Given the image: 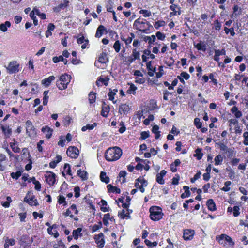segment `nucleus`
<instances>
[{
	"label": "nucleus",
	"mask_w": 248,
	"mask_h": 248,
	"mask_svg": "<svg viewBox=\"0 0 248 248\" xmlns=\"http://www.w3.org/2000/svg\"><path fill=\"white\" fill-rule=\"evenodd\" d=\"M100 180L105 183L106 184H108L110 181L109 178L107 176L106 173L104 171H101L100 175Z\"/></svg>",
	"instance_id": "obj_42"
},
{
	"label": "nucleus",
	"mask_w": 248,
	"mask_h": 248,
	"mask_svg": "<svg viewBox=\"0 0 248 248\" xmlns=\"http://www.w3.org/2000/svg\"><path fill=\"white\" fill-rule=\"evenodd\" d=\"M206 205L207 206L208 210L211 211L213 212L217 210L216 205L214 200L212 199H210L207 200L206 202Z\"/></svg>",
	"instance_id": "obj_23"
},
{
	"label": "nucleus",
	"mask_w": 248,
	"mask_h": 248,
	"mask_svg": "<svg viewBox=\"0 0 248 248\" xmlns=\"http://www.w3.org/2000/svg\"><path fill=\"white\" fill-rule=\"evenodd\" d=\"M225 240H226V244H227L228 248L233 247L234 246V242L230 236L226 235Z\"/></svg>",
	"instance_id": "obj_46"
},
{
	"label": "nucleus",
	"mask_w": 248,
	"mask_h": 248,
	"mask_svg": "<svg viewBox=\"0 0 248 248\" xmlns=\"http://www.w3.org/2000/svg\"><path fill=\"white\" fill-rule=\"evenodd\" d=\"M7 161V159L6 155L0 154V171H2L5 170Z\"/></svg>",
	"instance_id": "obj_18"
},
{
	"label": "nucleus",
	"mask_w": 248,
	"mask_h": 248,
	"mask_svg": "<svg viewBox=\"0 0 248 248\" xmlns=\"http://www.w3.org/2000/svg\"><path fill=\"white\" fill-rule=\"evenodd\" d=\"M96 93L93 91H91L88 95V99L89 103L91 105L93 104L96 101Z\"/></svg>",
	"instance_id": "obj_40"
},
{
	"label": "nucleus",
	"mask_w": 248,
	"mask_h": 248,
	"mask_svg": "<svg viewBox=\"0 0 248 248\" xmlns=\"http://www.w3.org/2000/svg\"><path fill=\"white\" fill-rule=\"evenodd\" d=\"M58 202L59 204H62L63 206H65L67 205L65 198L62 195L58 196Z\"/></svg>",
	"instance_id": "obj_53"
},
{
	"label": "nucleus",
	"mask_w": 248,
	"mask_h": 248,
	"mask_svg": "<svg viewBox=\"0 0 248 248\" xmlns=\"http://www.w3.org/2000/svg\"><path fill=\"white\" fill-rule=\"evenodd\" d=\"M129 104H121L119 107V113L123 116L126 115L130 110Z\"/></svg>",
	"instance_id": "obj_13"
},
{
	"label": "nucleus",
	"mask_w": 248,
	"mask_h": 248,
	"mask_svg": "<svg viewBox=\"0 0 248 248\" xmlns=\"http://www.w3.org/2000/svg\"><path fill=\"white\" fill-rule=\"evenodd\" d=\"M69 3L68 0H61V3L53 8V11L56 13L60 12L62 10L66 8L68 6Z\"/></svg>",
	"instance_id": "obj_12"
},
{
	"label": "nucleus",
	"mask_w": 248,
	"mask_h": 248,
	"mask_svg": "<svg viewBox=\"0 0 248 248\" xmlns=\"http://www.w3.org/2000/svg\"><path fill=\"white\" fill-rule=\"evenodd\" d=\"M181 164V161L179 159L175 160L170 165V170L172 172H175L177 171V167L179 166Z\"/></svg>",
	"instance_id": "obj_28"
},
{
	"label": "nucleus",
	"mask_w": 248,
	"mask_h": 248,
	"mask_svg": "<svg viewBox=\"0 0 248 248\" xmlns=\"http://www.w3.org/2000/svg\"><path fill=\"white\" fill-rule=\"evenodd\" d=\"M97 125V123L94 122L93 124H86L85 126H83L81 130L83 132L86 131L87 130H93L95 127H96Z\"/></svg>",
	"instance_id": "obj_43"
},
{
	"label": "nucleus",
	"mask_w": 248,
	"mask_h": 248,
	"mask_svg": "<svg viewBox=\"0 0 248 248\" xmlns=\"http://www.w3.org/2000/svg\"><path fill=\"white\" fill-rule=\"evenodd\" d=\"M108 192L115 193L120 194L121 193V189L116 186H113L111 184H109L107 186Z\"/></svg>",
	"instance_id": "obj_32"
},
{
	"label": "nucleus",
	"mask_w": 248,
	"mask_h": 248,
	"mask_svg": "<svg viewBox=\"0 0 248 248\" xmlns=\"http://www.w3.org/2000/svg\"><path fill=\"white\" fill-rule=\"evenodd\" d=\"M77 43L78 44H82L81 48L82 49H85L87 47V46L89 45V40L88 39H85V38L83 36L78 38L77 40Z\"/></svg>",
	"instance_id": "obj_24"
},
{
	"label": "nucleus",
	"mask_w": 248,
	"mask_h": 248,
	"mask_svg": "<svg viewBox=\"0 0 248 248\" xmlns=\"http://www.w3.org/2000/svg\"><path fill=\"white\" fill-rule=\"evenodd\" d=\"M54 248H66L65 245L62 240H59L57 242V244L53 245Z\"/></svg>",
	"instance_id": "obj_64"
},
{
	"label": "nucleus",
	"mask_w": 248,
	"mask_h": 248,
	"mask_svg": "<svg viewBox=\"0 0 248 248\" xmlns=\"http://www.w3.org/2000/svg\"><path fill=\"white\" fill-rule=\"evenodd\" d=\"M104 31H105L106 33H107L106 28L103 25H100L97 29L95 37L96 38H100L103 34Z\"/></svg>",
	"instance_id": "obj_19"
},
{
	"label": "nucleus",
	"mask_w": 248,
	"mask_h": 248,
	"mask_svg": "<svg viewBox=\"0 0 248 248\" xmlns=\"http://www.w3.org/2000/svg\"><path fill=\"white\" fill-rule=\"evenodd\" d=\"M30 192H28L26 196L24 198V202L28 203L31 206H37L38 205V202L37 199H35V196L33 195L30 197Z\"/></svg>",
	"instance_id": "obj_11"
},
{
	"label": "nucleus",
	"mask_w": 248,
	"mask_h": 248,
	"mask_svg": "<svg viewBox=\"0 0 248 248\" xmlns=\"http://www.w3.org/2000/svg\"><path fill=\"white\" fill-rule=\"evenodd\" d=\"M226 236L225 234H222L220 235H218L216 236V240L220 244L222 245L223 247H225L228 248L227 244H226V240H225V238Z\"/></svg>",
	"instance_id": "obj_26"
},
{
	"label": "nucleus",
	"mask_w": 248,
	"mask_h": 248,
	"mask_svg": "<svg viewBox=\"0 0 248 248\" xmlns=\"http://www.w3.org/2000/svg\"><path fill=\"white\" fill-rule=\"evenodd\" d=\"M122 153V150L119 147H109L105 151V158L109 162L115 161L121 157Z\"/></svg>",
	"instance_id": "obj_1"
},
{
	"label": "nucleus",
	"mask_w": 248,
	"mask_h": 248,
	"mask_svg": "<svg viewBox=\"0 0 248 248\" xmlns=\"http://www.w3.org/2000/svg\"><path fill=\"white\" fill-rule=\"evenodd\" d=\"M232 183L230 181H226L224 183V186L221 189L225 192L229 191L230 190L229 186L231 185Z\"/></svg>",
	"instance_id": "obj_61"
},
{
	"label": "nucleus",
	"mask_w": 248,
	"mask_h": 248,
	"mask_svg": "<svg viewBox=\"0 0 248 248\" xmlns=\"http://www.w3.org/2000/svg\"><path fill=\"white\" fill-rule=\"evenodd\" d=\"M82 229L81 228H78L76 230H74L72 232L73 237L74 239L77 240L79 236H81L82 234L81 233Z\"/></svg>",
	"instance_id": "obj_36"
},
{
	"label": "nucleus",
	"mask_w": 248,
	"mask_h": 248,
	"mask_svg": "<svg viewBox=\"0 0 248 248\" xmlns=\"http://www.w3.org/2000/svg\"><path fill=\"white\" fill-rule=\"evenodd\" d=\"M22 174V172L21 171H17L16 172H11L10 173L11 177L15 180H17Z\"/></svg>",
	"instance_id": "obj_59"
},
{
	"label": "nucleus",
	"mask_w": 248,
	"mask_h": 248,
	"mask_svg": "<svg viewBox=\"0 0 248 248\" xmlns=\"http://www.w3.org/2000/svg\"><path fill=\"white\" fill-rule=\"evenodd\" d=\"M104 234L102 232H100L98 235L94 236V240L97 246L99 248H103L105 245V240L103 238Z\"/></svg>",
	"instance_id": "obj_14"
},
{
	"label": "nucleus",
	"mask_w": 248,
	"mask_h": 248,
	"mask_svg": "<svg viewBox=\"0 0 248 248\" xmlns=\"http://www.w3.org/2000/svg\"><path fill=\"white\" fill-rule=\"evenodd\" d=\"M33 242L32 238H30L27 234H23L19 240V244L20 246L26 248L31 245Z\"/></svg>",
	"instance_id": "obj_8"
},
{
	"label": "nucleus",
	"mask_w": 248,
	"mask_h": 248,
	"mask_svg": "<svg viewBox=\"0 0 248 248\" xmlns=\"http://www.w3.org/2000/svg\"><path fill=\"white\" fill-rule=\"evenodd\" d=\"M194 124L197 129L201 128L202 125V123L200 121V118L197 117L194 119Z\"/></svg>",
	"instance_id": "obj_58"
},
{
	"label": "nucleus",
	"mask_w": 248,
	"mask_h": 248,
	"mask_svg": "<svg viewBox=\"0 0 248 248\" xmlns=\"http://www.w3.org/2000/svg\"><path fill=\"white\" fill-rule=\"evenodd\" d=\"M71 118L69 116H66L63 118L62 120L64 126L67 127L69 125L71 121Z\"/></svg>",
	"instance_id": "obj_57"
},
{
	"label": "nucleus",
	"mask_w": 248,
	"mask_h": 248,
	"mask_svg": "<svg viewBox=\"0 0 248 248\" xmlns=\"http://www.w3.org/2000/svg\"><path fill=\"white\" fill-rule=\"evenodd\" d=\"M46 183L50 186L54 185L56 181V175L54 173L48 171L45 175Z\"/></svg>",
	"instance_id": "obj_10"
},
{
	"label": "nucleus",
	"mask_w": 248,
	"mask_h": 248,
	"mask_svg": "<svg viewBox=\"0 0 248 248\" xmlns=\"http://www.w3.org/2000/svg\"><path fill=\"white\" fill-rule=\"evenodd\" d=\"M128 84L130 85V87L127 91V93L128 94L135 95L137 87L132 83H128Z\"/></svg>",
	"instance_id": "obj_39"
},
{
	"label": "nucleus",
	"mask_w": 248,
	"mask_h": 248,
	"mask_svg": "<svg viewBox=\"0 0 248 248\" xmlns=\"http://www.w3.org/2000/svg\"><path fill=\"white\" fill-rule=\"evenodd\" d=\"M117 92L118 90L116 89H115L114 90H109V91L108 93V95L109 97V100L113 101V100L114 99V96L116 95V93Z\"/></svg>",
	"instance_id": "obj_45"
},
{
	"label": "nucleus",
	"mask_w": 248,
	"mask_h": 248,
	"mask_svg": "<svg viewBox=\"0 0 248 248\" xmlns=\"http://www.w3.org/2000/svg\"><path fill=\"white\" fill-rule=\"evenodd\" d=\"M11 26V23L9 21H6L4 23H2L0 25V30L3 32H6L7 31V28Z\"/></svg>",
	"instance_id": "obj_44"
},
{
	"label": "nucleus",
	"mask_w": 248,
	"mask_h": 248,
	"mask_svg": "<svg viewBox=\"0 0 248 248\" xmlns=\"http://www.w3.org/2000/svg\"><path fill=\"white\" fill-rule=\"evenodd\" d=\"M146 66L148 70V75L150 77H153L154 75V73L155 72V67L152 66V61L147 62Z\"/></svg>",
	"instance_id": "obj_29"
},
{
	"label": "nucleus",
	"mask_w": 248,
	"mask_h": 248,
	"mask_svg": "<svg viewBox=\"0 0 248 248\" xmlns=\"http://www.w3.org/2000/svg\"><path fill=\"white\" fill-rule=\"evenodd\" d=\"M55 79V77L54 76H50L48 78L43 79L41 83L45 87H48L51 84L52 81H54Z\"/></svg>",
	"instance_id": "obj_27"
},
{
	"label": "nucleus",
	"mask_w": 248,
	"mask_h": 248,
	"mask_svg": "<svg viewBox=\"0 0 248 248\" xmlns=\"http://www.w3.org/2000/svg\"><path fill=\"white\" fill-rule=\"evenodd\" d=\"M121 39L124 41L126 47H127L132 42L133 39L131 37L128 36L127 38H125L123 35H121Z\"/></svg>",
	"instance_id": "obj_50"
},
{
	"label": "nucleus",
	"mask_w": 248,
	"mask_h": 248,
	"mask_svg": "<svg viewBox=\"0 0 248 248\" xmlns=\"http://www.w3.org/2000/svg\"><path fill=\"white\" fill-rule=\"evenodd\" d=\"M195 234V231L192 229H186L184 230L183 238L185 240H191Z\"/></svg>",
	"instance_id": "obj_15"
},
{
	"label": "nucleus",
	"mask_w": 248,
	"mask_h": 248,
	"mask_svg": "<svg viewBox=\"0 0 248 248\" xmlns=\"http://www.w3.org/2000/svg\"><path fill=\"white\" fill-rule=\"evenodd\" d=\"M167 171L165 170H161L160 173H158L156 175V181L160 185H163L165 183V181L163 177L166 175Z\"/></svg>",
	"instance_id": "obj_17"
},
{
	"label": "nucleus",
	"mask_w": 248,
	"mask_h": 248,
	"mask_svg": "<svg viewBox=\"0 0 248 248\" xmlns=\"http://www.w3.org/2000/svg\"><path fill=\"white\" fill-rule=\"evenodd\" d=\"M109 80V78L108 76L105 77V78H102L100 76L97 78L96 84L97 86H99V82H101L102 83L103 85L107 86L108 84Z\"/></svg>",
	"instance_id": "obj_25"
},
{
	"label": "nucleus",
	"mask_w": 248,
	"mask_h": 248,
	"mask_svg": "<svg viewBox=\"0 0 248 248\" xmlns=\"http://www.w3.org/2000/svg\"><path fill=\"white\" fill-rule=\"evenodd\" d=\"M195 152L196 154L194 156L196 157L198 160H201L203 156L202 149L198 148L195 150Z\"/></svg>",
	"instance_id": "obj_47"
},
{
	"label": "nucleus",
	"mask_w": 248,
	"mask_h": 248,
	"mask_svg": "<svg viewBox=\"0 0 248 248\" xmlns=\"http://www.w3.org/2000/svg\"><path fill=\"white\" fill-rule=\"evenodd\" d=\"M118 216L120 218L122 219H124L125 218H130V216L129 213H125V211L124 209H123L121 212L118 213Z\"/></svg>",
	"instance_id": "obj_49"
},
{
	"label": "nucleus",
	"mask_w": 248,
	"mask_h": 248,
	"mask_svg": "<svg viewBox=\"0 0 248 248\" xmlns=\"http://www.w3.org/2000/svg\"><path fill=\"white\" fill-rule=\"evenodd\" d=\"M66 154L70 158L76 159L79 155V150L77 147L70 146L67 150Z\"/></svg>",
	"instance_id": "obj_9"
},
{
	"label": "nucleus",
	"mask_w": 248,
	"mask_h": 248,
	"mask_svg": "<svg viewBox=\"0 0 248 248\" xmlns=\"http://www.w3.org/2000/svg\"><path fill=\"white\" fill-rule=\"evenodd\" d=\"M47 231L49 235H53L54 237L56 238L58 237L59 236V233L57 230H54L55 232H52V229L51 228L48 227L47 229Z\"/></svg>",
	"instance_id": "obj_60"
},
{
	"label": "nucleus",
	"mask_w": 248,
	"mask_h": 248,
	"mask_svg": "<svg viewBox=\"0 0 248 248\" xmlns=\"http://www.w3.org/2000/svg\"><path fill=\"white\" fill-rule=\"evenodd\" d=\"M64 171L62 172V175L65 176V172L67 175L72 176L71 167L69 164L65 163L64 166Z\"/></svg>",
	"instance_id": "obj_37"
},
{
	"label": "nucleus",
	"mask_w": 248,
	"mask_h": 248,
	"mask_svg": "<svg viewBox=\"0 0 248 248\" xmlns=\"http://www.w3.org/2000/svg\"><path fill=\"white\" fill-rule=\"evenodd\" d=\"M147 181L143 177L140 176L136 179L134 186L137 189L139 188L141 193H144L145 192V188L144 187L147 186Z\"/></svg>",
	"instance_id": "obj_6"
},
{
	"label": "nucleus",
	"mask_w": 248,
	"mask_h": 248,
	"mask_svg": "<svg viewBox=\"0 0 248 248\" xmlns=\"http://www.w3.org/2000/svg\"><path fill=\"white\" fill-rule=\"evenodd\" d=\"M134 28L139 31L145 33H148L151 29H153V26L145 19L138 18L135 20L133 24Z\"/></svg>",
	"instance_id": "obj_2"
},
{
	"label": "nucleus",
	"mask_w": 248,
	"mask_h": 248,
	"mask_svg": "<svg viewBox=\"0 0 248 248\" xmlns=\"http://www.w3.org/2000/svg\"><path fill=\"white\" fill-rule=\"evenodd\" d=\"M231 112L234 114V116L236 118H239L242 115V112L238 110V108L236 106L233 107L231 109Z\"/></svg>",
	"instance_id": "obj_33"
},
{
	"label": "nucleus",
	"mask_w": 248,
	"mask_h": 248,
	"mask_svg": "<svg viewBox=\"0 0 248 248\" xmlns=\"http://www.w3.org/2000/svg\"><path fill=\"white\" fill-rule=\"evenodd\" d=\"M6 69L9 74L16 73L19 71L20 64L16 61H13L9 62Z\"/></svg>",
	"instance_id": "obj_7"
},
{
	"label": "nucleus",
	"mask_w": 248,
	"mask_h": 248,
	"mask_svg": "<svg viewBox=\"0 0 248 248\" xmlns=\"http://www.w3.org/2000/svg\"><path fill=\"white\" fill-rule=\"evenodd\" d=\"M10 145L14 153H19L20 152V149L16 146V143L11 142Z\"/></svg>",
	"instance_id": "obj_62"
},
{
	"label": "nucleus",
	"mask_w": 248,
	"mask_h": 248,
	"mask_svg": "<svg viewBox=\"0 0 248 248\" xmlns=\"http://www.w3.org/2000/svg\"><path fill=\"white\" fill-rule=\"evenodd\" d=\"M49 91H45L43 92V104L45 106L47 105L48 103V100L49 98V96L48 95Z\"/></svg>",
	"instance_id": "obj_54"
},
{
	"label": "nucleus",
	"mask_w": 248,
	"mask_h": 248,
	"mask_svg": "<svg viewBox=\"0 0 248 248\" xmlns=\"http://www.w3.org/2000/svg\"><path fill=\"white\" fill-rule=\"evenodd\" d=\"M233 13L231 15V17H232L233 16L237 17L238 16L241 15L242 14V9L241 8L239 7L237 4H235L233 8Z\"/></svg>",
	"instance_id": "obj_21"
},
{
	"label": "nucleus",
	"mask_w": 248,
	"mask_h": 248,
	"mask_svg": "<svg viewBox=\"0 0 248 248\" xmlns=\"http://www.w3.org/2000/svg\"><path fill=\"white\" fill-rule=\"evenodd\" d=\"M143 54L142 55V62H147L149 58L151 59H154L155 56L151 53V51L149 49H145L143 51Z\"/></svg>",
	"instance_id": "obj_16"
},
{
	"label": "nucleus",
	"mask_w": 248,
	"mask_h": 248,
	"mask_svg": "<svg viewBox=\"0 0 248 248\" xmlns=\"http://www.w3.org/2000/svg\"><path fill=\"white\" fill-rule=\"evenodd\" d=\"M98 61L101 63H106L108 62V59L106 53H101L98 57Z\"/></svg>",
	"instance_id": "obj_31"
},
{
	"label": "nucleus",
	"mask_w": 248,
	"mask_h": 248,
	"mask_svg": "<svg viewBox=\"0 0 248 248\" xmlns=\"http://www.w3.org/2000/svg\"><path fill=\"white\" fill-rule=\"evenodd\" d=\"M26 133L31 138H34L36 136L37 132L35 128L30 120L26 121L25 123Z\"/></svg>",
	"instance_id": "obj_5"
},
{
	"label": "nucleus",
	"mask_w": 248,
	"mask_h": 248,
	"mask_svg": "<svg viewBox=\"0 0 248 248\" xmlns=\"http://www.w3.org/2000/svg\"><path fill=\"white\" fill-rule=\"evenodd\" d=\"M223 160V157L220 155H217L214 159L215 165H219L222 164Z\"/></svg>",
	"instance_id": "obj_51"
},
{
	"label": "nucleus",
	"mask_w": 248,
	"mask_h": 248,
	"mask_svg": "<svg viewBox=\"0 0 248 248\" xmlns=\"http://www.w3.org/2000/svg\"><path fill=\"white\" fill-rule=\"evenodd\" d=\"M110 107L108 105L104 106L102 107L101 115L104 117H107L109 112Z\"/></svg>",
	"instance_id": "obj_35"
},
{
	"label": "nucleus",
	"mask_w": 248,
	"mask_h": 248,
	"mask_svg": "<svg viewBox=\"0 0 248 248\" xmlns=\"http://www.w3.org/2000/svg\"><path fill=\"white\" fill-rule=\"evenodd\" d=\"M114 2L112 0H108L106 2V8L107 11L108 12L112 13L114 12L113 10Z\"/></svg>",
	"instance_id": "obj_34"
},
{
	"label": "nucleus",
	"mask_w": 248,
	"mask_h": 248,
	"mask_svg": "<svg viewBox=\"0 0 248 248\" xmlns=\"http://www.w3.org/2000/svg\"><path fill=\"white\" fill-rule=\"evenodd\" d=\"M150 136V132L149 131H142L140 133V140H144L149 137Z\"/></svg>",
	"instance_id": "obj_63"
},
{
	"label": "nucleus",
	"mask_w": 248,
	"mask_h": 248,
	"mask_svg": "<svg viewBox=\"0 0 248 248\" xmlns=\"http://www.w3.org/2000/svg\"><path fill=\"white\" fill-rule=\"evenodd\" d=\"M71 76L68 74H62L56 81V86L60 90H65L70 82Z\"/></svg>",
	"instance_id": "obj_3"
},
{
	"label": "nucleus",
	"mask_w": 248,
	"mask_h": 248,
	"mask_svg": "<svg viewBox=\"0 0 248 248\" xmlns=\"http://www.w3.org/2000/svg\"><path fill=\"white\" fill-rule=\"evenodd\" d=\"M213 25V29L215 31H217L220 30L221 27V24L218 19H216L214 21Z\"/></svg>",
	"instance_id": "obj_55"
},
{
	"label": "nucleus",
	"mask_w": 248,
	"mask_h": 248,
	"mask_svg": "<svg viewBox=\"0 0 248 248\" xmlns=\"http://www.w3.org/2000/svg\"><path fill=\"white\" fill-rule=\"evenodd\" d=\"M113 47L116 52H119L121 48V43L120 41L119 40H116L114 43Z\"/></svg>",
	"instance_id": "obj_48"
},
{
	"label": "nucleus",
	"mask_w": 248,
	"mask_h": 248,
	"mask_svg": "<svg viewBox=\"0 0 248 248\" xmlns=\"http://www.w3.org/2000/svg\"><path fill=\"white\" fill-rule=\"evenodd\" d=\"M1 129L2 131L3 134L4 135L5 138L7 139L10 138L12 134V130L9 127L5 126L3 125H1Z\"/></svg>",
	"instance_id": "obj_22"
},
{
	"label": "nucleus",
	"mask_w": 248,
	"mask_h": 248,
	"mask_svg": "<svg viewBox=\"0 0 248 248\" xmlns=\"http://www.w3.org/2000/svg\"><path fill=\"white\" fill-rule=\"evenodd\" d=\"M15 244V239L13 238L9 239L6 237L5 240V243L4 244V248H9V246H14Z\"/></svg>",
	"instance_id": "obj_38"
},
{
	"label": "nucleus",
	"mask_w": 248,
	"mask_h": 248,
	"mask_svg": "<svg viewBox=\"0 0 248 248\" xmlns=\"http://www.w3.org/2000/svg\"><path fill=\"white\" fill-rule=\"evenodd\" d=\"M150 218L151 220L156 221H159L163 217V213L161 207L156 206H152L150 208Z\"/></svg>",
	"instance_id": "obj_4"
},
{
	"label": "nucleus",
	"mask_w": 248,
	"mask_h": 248,
	"mask_svg": "<svg viewBox=\"0 0 248 248\" xmlns=\"http://www.w3.org/2000/svg\"><path fill=\"white\" fill-rule=\"evenodd\" d=\"M41 131H42V132L45 134V137L47 139H49L51 137L53 130L48 126H45L44 127H43L41 129Z\"/></svg>",
	"instance_id": "obj_20"
},
{
	"label": "nucleus",
	"mask_w": 248,
	"mask_h": 248,
	"mask_svg": "<svg viewBox=\"0 0 248 248\" xmlns=\"http://www.w3.org/2000/svg\"><path fill=\"white\" fill-rule=\"evenodd\" d=\"M101 203V206L100 207V210L103 212H108L109 210V207H107V202L105 200L102 199L100 201Z\"/></svg>",
	"instance_id": "obj_41"
},
{
	"label": "nucleus",
	"mask_w": 248,
	"mask_h": 248,
	"mask_svg": "<svg viewBox=\"0 0 248 248\" xmlns=\"http://www.w3.org/2000/svg\"><path fill=\"white\" fill-rule=\"evenodd\" d=\"M194 46L198 50H202L205 51L206 47V45L203 44V43H202L200 42L197 43L196 45L194 44Z\"/></svg>",
	"instance_id": "obj_52"
},
{
	"label": "nucleus",
	"mask_w": 248,
	"mask_h": 248,
	"mask_svg": "<svg viewBox=\"0 0 248 248\" xmlns=\"http://www.w3.org/2000/svg\"><path fill=\"white\" fill-rule=\"evenodd\" d=\"M131 56L135 60H140V53L139 51L137 50V48H134L133 49Z\"/></svg>",
	"instance_id": "obj_56"
},
{
	"label": "nucleus",
	"mask_w": 248,
	"mask_h": 248,
	"mask_svg": "<svg viewBox=\"0 0 248 248\" xmlns=\"http://www.w3.org/2000/svg\"><path fill=\"white\" fill-rule=\"evenodd\" d=\"M77 174L82 181L87 180L88 178V173L85 170H78L77 172Z\"/></svg>",
	"instance_id": "obj_30"
}]
</instances>
